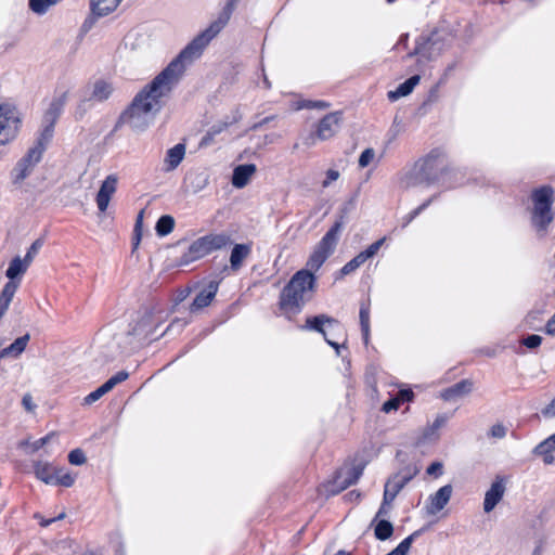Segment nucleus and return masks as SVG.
I'll return each mask as SVG.
<instances>
[{
	"mask_svg": "<svg viewBox=\"0 0 555 555\" xmlns=\"http://www.w3.org/2000/svg\"><path fill=\"white\" fill-rule=\"evenodd\" d=\"M375 156V152L372 147L365 149L359 157L358 164L360 168L367 167Z\"/></svg>",
	"mask_w": 555,
	"mask_h": 555,
	"instance_id": "obj_52",
	"label": "nucleus"
},
{
	"mask_svg": "<svg viewBox=\"0 0 555 555\" xmlns=\"http://www.w3.org/2000/svg\"><path fill=\"white\" fill-rule=\"evenodd\" d=\"M453 488L450 483L439 488L435 494L429 496V503L426 505L427 513L435 515L449 503Z\"/></svg>",
	"mask_w": 555,
	"mask_h": 555,
	"instance_id": "obj_18",
	"label": "nucleus"
},
{
	"mask_svg": "<svg viewBox=\"0 0 555 555\" xmlns=\"http://www.w3.org/2000/svg\"><path fill=\"white\" fill-rule=\"evenodd\" d=\"M111 390V387L105 382L95 390L91 391L88 396H86L83 401L86 404H92Z\"/></svg>",
	"mask_w": 555,
	"mask_h": 555,
	"instance_id": "obj_44",
	"label": "nucleus"
},
{
	"mask_svg": "<svg viewBox=\"0 0 555 555\" xmlns=\"http://www.w3.org/2000/svg\"><path fill=\"white\" fill-rule=\"evenodd\" d=\"M541 414L546 418L555 416V397L545 408L541 410Z\"/></svg>",
	"mask_w": 555,
	"mask_h": 555,
	"instance_id": "obj_60",
	"label": "nucleus"
},
{
	"mask_svg": "<svg viewBox=\"0 0 555 555\" xmlns=\"http://www.w3.org/2000/svg\"><path fill=\"white\" fill-rule=\"evenodd\" d=\"M555 451V442H552V436L537 444L533 449V454H546Z\"/></svg>",
	"mask_w": 555,
	"mask_h": 555,
	"instance_id": "obj_45",
	"label": "nucleus"
},
{
	"mask_svg": "<svg viewBox=\"0 0 555 555\" xmlns=\"http://www.w3.org/2000/svg\"><path fill=\"white\" fill-rule=\"evenodd\" d=\"M60 0H28L29 9L39 15L44 14L50 7L55 5Z\"/></svg>",
	"mask_w": 555,
	"mask_h": 555,
	"instance_id": "obj_40",
	"label": "nucleus"
},
{
	"mask_svg": "<svg viewBox=\"0 0 555 555\" xmlns=\"http://www.w3.org/2000/svg\"><path fill=\"white\" fill-rule=\"evenodd\" d=\"M451 173L452 170L446 164L442 152L434 149L425 157L420 158L406 173V186H430L441 183L446 189H452L456 184L447 180Z\"/></svg>",
	"mask_w": 555,
	"mask_h": 555,
	"instance_id": "obj_2",
	"label": "nucleus"
},
{
	"mask_svg": "<svg viewBox=\"0 0 555 555\" xmlns=\"http://www.w3.org/2000/svg\"><path fill=\"white\" fill-rule=\"evenodd\" d=\"M143 214H144V210H141L137 216L134 230H133V238H132L134 247H137L141 241Z\"/></svg>",
	"mask_w": 555,
	"mask_h": 555,
	"instance_id": "obj_50",
	"label": "nucleus"
},
{
	"mask_svg": "<svg viewBox=\"0 0 555 555\" xmlns=\"http://www.w3.org/2000/svg\"><path fill=\"white\" fill-rule=\"evenodd\" d=\"M474 383L470 379H462L441 391L444 401H454L473 391Z\"/></svg>",
	"mask_w": 555,
	"mask_h": 555,
	"instance_id": "obj_20",
	"label": "nucleus"
},
{
	"mask_svg": "<svg viewBox=\"0 0 555 555\" xmlns=\"http://www.w3.org/2000/svg\"><path fill=\"white\" fill-rule=\"evenodd\" d=\"M113 91L114 88L111 82H107L104 79H98L93 83L91 95L89 98H83L78 107H82V105L90 100L98 102L106 101L112 95Z\"/></svg>",
	"mask_w": 555,
	"mask_h": 555,
	"instance_id": "obj_22",
	"label": "nucleus"
},
{
	"mask_svg": "<svg viewBox=\"0 0 555 555\" xmlns=\"http://www.w3.org/2000/svg\"><path fill=\"white\" fill-rule=\"evenodd\" d=\"M207 254L225 248L232 243L231 236L227 233H209L201 236Z\"/></svg>",
	"mask_w": 555,
	"mask_h": 555,
	"instance_id": "obj_21",
	"label": "nucleus"
},
{
	"mask_svg": "<svg viewBox=\"0 0 555 555\" xmlns=\"http://www.w3.org/2000/svg\"><path fill=\"white\" fill-rule=\"evenodd\" d=\"M398 398L401 400V403H403V402H411L414 399V392L410 388L401 389L399 391V397Z\"/></svg>",
	"mask_w": 555,
	"mask_h": 555,
	"instance_id": "obj_62",
	"label": "nucleus"
},
{
	"mask_svg": "<svg viewBox=\"0 0 555 555\" xmlns=\"http://www.w3.org/2000/svg\"><path fill=\"white\" fill-rule=\"evenodd\" d=\"M120 2L121 0H112L109 1V4L105 5L104 9H99L98 2L90 3L91 13L83 21L80 31L82 34H87L88 31H90L91 28L94 26L95 22L98 21V18L106 16L113 11H115Z\"/></svg>",
	"mask_w": 555,
	"mask_h": 555,
	"instance_id": "obj_16",
	"label": "nucleus"
},
{
	"mask_svg": "<svg viewBox=\"0 0 555 555\" xmlns=\"http://www.w3.org/2000/svg\"><path fill=\"white\" fill-rule=\"evenodd\" d=\"M22 405L28 412H33L36 409V404L33 401V398L29 393L24 395L22 398Z\"/></svg>",
	"mask_w": 555,
	"mask_h": 555,
	"instance_id": "obj_63",
	"label": "nucleus"
},
{
	"mask_svg": "<svg viewBox=\"0 0 555 555\" xmlns=\"http://www.w3.org/2000/svg\"><path fill=\"white\" fill-rule=\"evenodd\" d=\"M22 125L17 108L10 104H0V146L12 142Z\"/></svg>",
	"mask_w": 555,
	"mask_h": 555,
	"instance_id": "obj_7",
	"label": "nucleus"
},
{
	"mask_svg": "<svg viewBox=\"0 0 555 555\" xmlns=\"http://www.w3.org/2000/svg\"><path fill=\"white\" fill-rule=\"evenodd\" d=\"M129 373L127 371H119L106 380V384L113 389L116 385L128 379Z\"/></svg>",
	"mask_w": 555,
	"mask_h": 555,
	"instance_id": "obj_55",
	"label": "nucleus"
},
{
	"mask_svg": "<svg viewBox=\"0 0 555 555\" xmlns=\"http://www.w3.org/2000/svg\"><path fill=\"white\" fill-rule=\"evenodd\" d=\"M29 340L30 335L28 333L16 338L11 345L0 351V360L7 357L18 358L26 349Z\"/></svg>",
	"mask_w": 555,
	"mask_h": 555,
	"instance_id": "obj_29",
	"label": "nucleus"
},
{
	"mask_svg": "<svg viewBox=\"0 0 555 555\" xmlns=\"http://www.w3.org/2000/svg\"><path fill=\"white\" fill-rule=\"evenodd\" d=\"M336 245L326 241L325 238H321L318 243L315 250L323 255H327V258L334 253Z\"/></svg>",
	"mask_w": 555,
	"mask_h": 555,
	"instance_id": "obj_53",
	"label": "nucleus"
},
{
	"mask_svg": "<svg viewBox=\"0 0 555 555\" xmlns=\"http://www.w3.org/2000/svg\"><path fill=\"white\" fill-rule=\"evenodd\" d=\"M371 527L374 529V537L379 541H386L393 534V525L387 519H373Z\"/></svg>",
	"mask_w": 555,
	"mask_h": 555,
	"instance_id": "obj_32",
	"label": "nucleus"
},
{
	"mask_svg": "<svg viewBox=\"0 0 555 555\" xmlns=\"http://www.w3.org/2000/svg\"><path fill=\"white\" fill-rule=\"evenodd\" d=\"M68 92H63L60 96L54 98L48 109L46 111L43 115V122H50L55 125L57 119L63 113L64 106L67 102Z\"/></svg>",
	"mask_w": 555,
	"mask_h": 555,
	"instance_id": "obj_23",
	"label": "nucleus"
},
{
	"mask_svg": "<svg viewBox=\"0 0 555 555\" xmlns=\"http://www.w3.org/2000/svg\"><path fill=\"white\" fill-rule=\"evenodd\" d=\"M439 194H434L428 199H426L423 204H421L415 209L411 210L408 215H405L402 219V227L405 228L409 225L418 215H421L434 201L438 198Z\"/></svg>",
	"mask_w": 555,
	"mask_h": 555,
	"instance_id": "obj_39",
	"label": "nucleus"
},
{
	"mask_svg": "<svg viewBox=\"0 0 555 555\" xmlns=\"http://www.w3.org/2000/svg\"><path fill=\"white\" fill-rule=\"evenodd\" d=\"M42 245L43 241L41 238H37L36 241L33 242L24 257L26 262H28L29 264L33 262L34 258L37 256Z\"/></svg>",
	"mask_w": 555,
	"mask_h": 555,
	"instance_id": "obj_48",
	"label": "nucleus"
},
{
	"mask_svg": "<svg viewBox=\"0 0 555 555\" xmlns=\"http://www.w3.org/2000/svg\"><path fill=\"white\" fill-rule=\"evenodd\" d=\"M18 283L7 282L0 293V319L5 314L16 291Z\"/></svg>",
	"mask_w": 555,
	"mask_h": 555,
	"instance_id": "obj_34",
	"label": "nucleus"
},
{
	"mask_svg": "<svg viewBox=\"0 0 555 555\" xmlns=\"http://www.w3.org/2000/svg\"><path fill=\"white\" fill-rule=\"evenodd\" d=\"M240 0H228L218 18L214 21L205 30L199 33L191 42L198 47L201 50L208 46V43L223 29L229 23L232 13L235 10L236 3Z\"/></svg>",
	"mask_w": 555,
	"mask_h": 555,
	"instance_id": "obj_6",
	"label": "nucleus"
},
{
	"mask_svg": "<svg viewBox=\"0 0 555 555\" xmlns=\"http://www.w3.org/2000/svg\"><path fill=\"white\" fill-rule=\"evenodd\" d=\"M416 470L405 473H397L390 477L385 483L384 495L385 504H391L398 493L408 485L415 476Z\"/></svg>",
	"mask_w": 555,
	"mask_h": 555,
	"instance_id": "obj_12",
	"label": "nucleus"
},
{
	"mask_svg": "<svg viewBox=\"0 0 555 555\" xmlns=\"http://www.w3.org/2000/svg\"><path fill=\"white\" fill-rule=\"evenodd\" d=\"M30 264L26 262V260L18 256L14 257L5 271V276L9 279L8 282L18 283L21 282L22 276L27 271Z\"/></svg>",
	"mask_w": 555,
	"mask_h": 555,
	"instance_id": "obj_26",
	"label": "nucleus"
},
{
	"mask_svg": "<svg viewBox=\"0 0 555 555\" xmlns=\"http://www.w3.org/2000/svg\"><path fill=\"white\" fill-rule=\"evenodd\" d=\"M256 172V165L243 164L233 169L232 185L236 189H242L247 185L251 176Z\"/></svg>",
	"mask_w": 555,
	"mask_h": 555,
	"instance_id": "obj_24",
	"label": "nucleus"
},
{
	"mask_svg": "<svg viewBox=\"0 0 555 555\" xmlns=\"http://www.w3.org/2000/svg\"><path fill=\"white\" fill-rule=\"evenodd\" d=\"M336 245L326 241L325 238H321L318 243L315 250L323 255H327V258L334 253Z\"/></svg>",
	"mask_w": 555,
	"mask_h": 555,
	"instance_id": "obj_54",
	"label": "nucleus"
},
{
	"mask_svg": "<svg viewBox=\"0 0 555 555\" xmlns=\"http://www.w3.org/2000/svg\"><path fill=\"white\" fill-rule=\"evenodd\" d=\"M489 434L493 438L502 439L506 436V428L502 424H495L490 428Z\"/></svg>",
	"mask_w": 555,
	"mask_h": 555,
	"instance_id": "obj_58",
	"label": "nucleus"
},
{
	"mask_svg": "<svg viewBox=\"0 0 555 555\" xmlns=\"http://www.w3.org/2000/svg\"><path fill=\"white\" fill-rule=\"evenodd\" d=\"M339 178V171L335 169H328L326 171V179L322 182L323 188H327L333 181Z\"/></svg>",
	"mask_w": 555,
	"mask_h": 555,
	"instance_id": "obj_59",
	"label": "nucleus"
},
{
	"mask_svg": "<svg viewBox=\"0 0 555 555\" xmlns=\"http://www.w3.org/2000/svg\"><path fill=\"white\" fill-rule=\"evenodd\" d=\"M153 315L144 313L128 332L129 335L147 338L153 334L152 330Z\"/></svg>",
	"mask_w": 555,
	"mask_h": 555,
	"instance_id": "obj_27",
	"label": "nucleus"
},
{
	"mask_svg": "<svg viewBox=\"0 0 555 555\" xmlns=\"http://www.w3.org/2000/svg\"><path fill=\"white\" fill-rule=\"evenodd\" d=\"M326 259L327 255H323L314 249L306 263V269L310 270L311 272L318 271L326 261Z\"/></svg>",
	"mask_w": 555,
	"mask_h": 555,
	"instance_id": "obj_41",
	"label": "nucleus"
},
{
	"mask_svg": "<svg viewBox=\"0 0 555 555\" xmlns=\"http://www.w3.org/2000/svg\"><path fill=\"white\" fill-rule=\"evenodd\" d=\"M251 251L249 244H234L230 255V267L233 271H238L243 261Z\"/></svg>",
	"mask_w": 555,
	"mask_h": 555,
	"instance_id": "obj_28",
	"label": "nucleus"
},
{
	"mask_svg": "<svg viewBox=\"0 0 555 555\" xmlns=\"http://www.w3.org/2000/svg\"><path fill=\"white\" fill-rule=\"evenodd\" d=\"M315 288V274L307 269L298 270L280 293V309L285 313H299L311 299Z\"/></svg>",
	"mask_w": 555,
	"mask_h": 555,
	"instance_id": "obj_3",
	"label": "nucleus"
},
{
	"mask_svg": "<svg viewBox=\"0 0 555 555\" xmlns=\"http://www.w3.org/2000/svg\"><path fill=\"white\" fill-rule=\"evenodd\" d=\"M207 255L208 254L205 249V246L202 243L201 237H198L189 245L188 250L180 256V258L177 261V264L179 267L189 266L190 263L199 260Z\"/></svg>",
	"mask_w": 555,
	"mask_h": 555,
	"instance_id": "obj_19",
	"label": "nucleus"
},
{
	"mask_svg": "<svg viewBox=\"0 0 555 555\" xmlns=\"http://www.w3.org/2000/svg\"><path fill=\"white\" fill-rule=\"evenodd\" d=\"M185 181L193 193H198L207 186L209 176L205 170L190 171L185 177Z\"/></svg>",
	"mask_w": 555,
	"mask_h": 555,
	"instance_id": "obj_30",
	"label": "nucleus"
},
{
	"mask_svg": "<svg viewBox=\"0 0 555 555\" xmlns=\"http://www.w3.org/2000/svg\"><path fill=\"white\" fill-rule=\"evenodd\" d=\"M219 284L220 281H209L193 299V302L190 305V311L196 312L208 307L218 292Z\"/></svg>",
	"mask_w": 555,
	"mask_h": 555,
	"instance_id": "obj_15",
	"label": "nucleus"
},
{
	"mask_svg": "<svg viewBox=\"0 0 555 555\" xmlns=\"http://www.w3.org/2000/svg\"><path fill=\"white\" fill-rule=\"evenodd\" d=\"M203 53L198 47L190 42L151 82L144 86L121 112L114 131L128 126L137 133L144 132L162 111V99L168 95L173 85L185 70L184 61H192Z\"/></svg>",
	"mask_w": 555,
	"mask_h": 555,
	"instance_id": "obj_1",
	"label": "nucleus"
},
{
	"mask_svg": "<svg viewBox=\"0 0 555 555\" xmlns=\"http://www.w3.org/2000/svg\"><path fill=\"white\" fill-rule=\"evenodd\" d=\"M554 199V190L548 184L539 186L531 192L533 204L531 223L537 231H546L553 222L555 217L553 210Z\"/></svg>",
	"mask_w": 555,
	"mask_h": 555,
	"instance_id": "obj_4",
	"label": "nucleus"
},
{
	"mask_svg": "<svg viewBox=\"0 0 555 555\" xmlns=\"http://www.w3.org/2000/svg\"><path fill=\"white\" fill-rule=\"evenodd\" d=\"M442 469H443L442 463L436 461L428 465V467L426 468V473L430 476L439 477L440 475H442Z\"/></svg>",
	"mask_w": 555,
	"mask_h": 555,
	"instance_id": "obj_57",
	"label": "nucleus"
},
{
	"mask_svg": "<svg viewBox=\"0 0 555 555\" xmlns=\"http://www.w3.org/2000/svg\"><path fill=\"white\" fill-rule=\"evenodd\" d=\"M42 152L35 146L30 147L13 168V182L20 183L24 181L31 173L35 166L42 159Z\"/></svg>",
	"mask_w": 555,
	"mask_h": 555,
	"instance_id": "obj_11",
	"label": "nucleus"
},
{
	"mask_svg": "<svg viewBox=\"0 0 555 555\" xmlns=\"http://www.w3.org/2000/svg\"><path fill=\"white\" fill-rule=\"evenodd\" d=\"M33 472L37 479L51 486L69 488L75 483L76 476L64 473L62 467H56L50 462L36 461L33 464Z\"/></svg>",
	"mask_w": 555,
	"mask_h": 555,
	"instance_id": "obj_5",
	"label": "nucleus"
},
{
	"mask_svg": "<svg viewBox=\"0 0 555 555\" xmlns=\"http://www.w3.org/2000/svg\"><path fill=\"white\" fill-rule=\"evenodd\" d=\"M344 227L343 217L339 219H336L334 224L328 229V231L324 234L323 238L326 241L337 245L339 240V233Z\"/></svg>",
	"mask_w": 555,
	"mask_h": 555,
	"instance_id": "obj_42",
	"label": "nucleus"
},
{
	"mask_svg": "<svg viewBox=\"0 0 555 555\" xmlns=\"http://www.w3.org/2000/svg\"><path fill=\"white\" fill-rule=\"evenodd\" d=\"M506 490V477L496 475L483 499V511L490 513L502 500Z\"/></svg>",
	"mask_w": 555,
	"mask_h": 555,
	"instance_id": "obj_13",
	"label": "nucleus"
},
{
	"mask_svg": "<svg viewBox=\"0 0 555 555\" xmlns=\"http://www.w3.org/2000/svg\"><path fill=\"white\" fill-rule=\"evenodd\" d=\"M427 528L423 527L415 530L413 533L404 538L392 551L387 553L388 555H406L411 548L412 543L425 532Z\"/></svg>",
	"mask_w": 555,
	"mask_h": 555,
	"instance_id": "obj_36",
	"label": "nucleus"
},
{
	"mask_svg": "<svg viewBox=\"0 0 555 555\" xmlns=\"http://www.w3.org/2000/svg\"><path fill=\"white\" fill-rule=\"evenodd\" d=\"M365 261L366 259L362 256L361 253H359L340 269V274L348 275L352 273L358 268H360Z\"/></svg>",
	"mask_w": 555,
	"mask_h": 555,
	"instance_id": "obj_43",
	"label": "nucleus"
},
{
	"mask_svg": "<svg viewBox=\"0 0 555 555\" xmlns=\"http://www.w3.org/2000/svg\"><path fill=\"white\" fill-rule=\"evenodd\" d=\"M364 469L363 464L353 465L349 467H341L336 470L333 480L330 482L328 491L332 494H337L340 491L347 489L351 485H354L362 476Z\"/></svg>",
	"mask_w": 555,
	"mask_h": 555,
	"instance_id": "obj_10",
	"label": "nucleus"
},
{
	"mask_svg": "<svg viewBox=\"0 0 555 555\" xmlns=\"http://www.w3.org/2000/svg\"><path fill=\"white\" fill-rule=\"evenodd\" d=\"M56 436L55 431H51L47 434L44 437H41L35 441H30L29 439H24L18 442L17 448L24 450L27 454H34L48 444L54 437Z\"/></svg>",
	"mask_w": 555,
	"mask_h": 555,
	"instance_id": "obj_31",
	"label": "nucleus"
},
{
	"mask_svg": "<svg viewBox=\"0 0 555 555\" xmlns=\"http://www.w3.org/2000/svg\"><path fill=\"white\" fill-rule=\"evenodd\" d=\"M544 332L548 336L555 337V313L552 315V318L545 323Z\"/></svg>",
	"mask_w": 555,
	"mask_h": 555,
	"instance_id": "obj_64",
	"label": "nucleus"
},
{
	"mask_svg": "<svg viewBox=\"0 0 555 555\" xmlns=\"http://www.w3.org/2000/svg\"><path fill=\"white\" fill-rule=\"evenodd\" d=\"M444 48V39L440 33L435 29L428 35L422 34L415 41V48L408 54V57L415 55L426 60L436 59Z\"/></svg>",
	"mask_w": 555,
	"mask_h": 555,
	"instance_id": "obj_8",
	"label": "nucleus"
},
{
	"mask_svg": "<svg viewBox=\"0 0 555 555\" xmlns=\"http://www.w3.org/2000/svg\"><path fill=\"white\" fill-rule=\"evenodd\" d=\"M360 326L362 338L365 345L369 344L370 338V300L362 301L359 311Z\"/></svg>",
	"mask_w": 555,
	"mask_h": 555,
	"instance_id": "obj_35",
	"label": "nucleus"
},
{
	"mask_svg": "<svg viewBox=\"0 0 555 555\" xmlns=\"http://www.w3.org/2000/svg\"><path fill=\"white\" fill-rule=\"evenodd\" d=\"M401 404V400L397 397H391L386 400L382 405V411L385 413H390L392 411H397Z\"/></svg>",
	"mask_w": 555,
	"mask_h": 555,
	"instance_id": "obj_56",
	"label": "nucleus"
},
{
	"mask_svg": "<svg viewBox=\"0 0 555 555\" xmlns=\"http://www.w3.org/2000/svg\"><path fill=\"white\" fill-rule=\"evenodd\" d=\"M185 155V145L178 143L173 147L169 149L166 154L165 163L168 166V170L176 169L183 160Z\"/></svg>",
	"mask_w": 555,
	"mask_h": 555,
	"instance_id": "obj_33",
	"label": "nucleus"
},
{
	"mask_svg": "<svg viewBox=\"0 0 555 555\" xmlns=\"http://www.w3.org/2000/svg\"><path fill=\"white\" fill-rule=\"evenodd\" d=\"M339 324L340 323L337 319H334L327 314H318V315H313V317H308L306 319L305 325L300 326V328L306 330V331H313V332L321 334L323 336L324 340L326 341V344L328 346L333 347L335 349L336 353L339 354L340 348H346L345 344L339 345L338 343L331 340L327 337V333L325 331V325L327 327H334V326H339Z\"/></svg>",
	"mask_w": 555,
	"mask_h": 555,
	"instance_id": "obj_9",
	"label": "nucleus"
},
{
	"mask_svg": "<svg viewBox=\"0 0 555 555\" xmlns=\"http://www.w3.org/2000/svg\"><path fill=\"white\" fill-rule=\"evenodd\" d=\"M521 344L528 349H535L542 344V337L538 334H529L522 338Z\"/></svg>",
	"mask_w": 555,
	"mask_h": 555,
	"instance_id": "obj_51",
	"label": "nucleus"
},
{
	"mask_svg": "<svg viewBox=\"0 0 555 555\" xmlns=\"http://www.w3.org/2000/svg\"><path fill=\"white\" fill-rule=\"evenodd\" d=\"M117 186V178L114 175H109L102 182L98 194H96V205L101 212H104L109 204L112 195L115 193Z\"/></svg>",
	"mask_w": 555,
	"mask_h": 555,
	"instance_id": "obj_17",
	"label": "nucleus"
},
{
	"mask_svg": "<svg viewBox=\"0 0 555 555\" xmlns=\"http://www.w3.org/2000/svg\"><path fill=\"white\" fill-rule=\"evenodd\" d=\"M67 457H68V462L75 466L83 465L87 462L85 452L79 448L72 450L68 453Z\"/></svg>",
	"mask_w": 555,
	"mask_h": 555,
	"instance_id": "obj_46",
	"label": "nucleus"
},
{
	"mask_svg": "<svg viewBox=\"0 0 555 555\" xmlns=\"http://www.w3.org/2000/svg\"><path fill=\"white\" fill-rule=\"evenodd\" d=\"M175 228V219L170 215H163L156 222L155 231L160 237L168 235Z\"/></svg>",
	"mask_w": 555,
	"mask_h": 555,
	"instance_id": "obj_38",
	"label": "nucleus"
},
{
	"mask_svg": "<svg viewBox=\"0 0 555 555\" xmlns=\"http://www.w3.org/2000/svg\"><path fill=\"white\" fill-rule=\"evenodd\" d=\"M54 127H55V125H53V124L44 122V126H43L39 137L36 139V142L34 145L40 152L44 153V151L47 150L49 142L53 138Z\"/></svg>",
	"mask_w": 555,
	"mask_h": 555,
	"instance_id": "obj_37",
	"label": "nucleus"
},
{
	"mask_svg": "<svg viewBox=\"0 0 555 555\" xmlns=\"http://www.w3.org/2000/svg\"><path fill=\"white\" fill-rule=\"evenodd\" d=\"M343 121V112L336 111L326 114L320 121L315 131L320 140H327L332 138Z\"/></svg>",
	"mask_w": 555,
	"mask_h": 555,
	"instance_id": "obj_14",
	"label": "nucleus"
},
{
	"mask_svg": "<svg viewBox=\"0 0 555 555\" xmlns=\"http://www.w3.org/2000/svg\"><path fill=\"white\" fill-rule=\"evenodd\" d=\"M421 80L420 75H413L405 79L403 82H401L395 90H390L387 93V98L390 102H396L400 98L406 96L414 88L418 85Z\"/></svg>",
	"mask_w": 555,
	"mask_h": 555,
	"instance_id": "obj_25",
	"label": "nucleus"
},
{
	"mask_svg": "<svg viewBox=\"0 0 555 555\" xmlns=\"http://www.w3.org/2000/svg\"><path fill=\"white\" fill-rule=\"evenodd\" d=\"M229 126H230V122L221 121V122L212 125L208 129V131H210L211 134H214L216 137L217 134H220L222 131H224Z\"/></svg>",
	"mask_w": 555,
	"mask_h": 555,
	"instance_id": "obj_61",
	"label": "nucleus"
},
{
	"mask_svg": "<svg viewBox=\"0 0 555 555\" xmlns=\"http://www.w3.org/2000/svg\"><path fill=\"white\" fill-rule=\"evenodd\" d=\"M385 241H386V237H382V238L377 240L376 242L371 244L367 248H365L364 250L361 251L362 256L366 260L374 257L377 254V251L379 250V248L383 246Z\"/></svg>",
	"mask_w": 555,
	"mask_h": 555,
	"instance_id": "obj_49",
	"label": "nucleus"
},
{
	"mask_svg": "<svg viewBox=\"0 0 555 555\" xmlns=\"http://www.w3.org/2000/svg\"><path fill=\"white\" fill-rule=\"evenodd\" d=\"M327 107H330V103L322 100H304L299 105V108L307 109H325Z\"/></svg>",
	"mask_w": 555,
	"mask_h": 555,
	"instance_id": "obj_47",
	"label": "nucleus"
}]
</instances>
